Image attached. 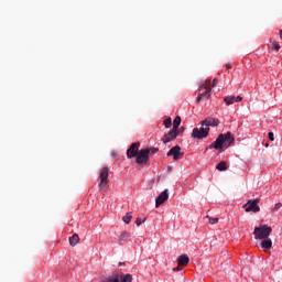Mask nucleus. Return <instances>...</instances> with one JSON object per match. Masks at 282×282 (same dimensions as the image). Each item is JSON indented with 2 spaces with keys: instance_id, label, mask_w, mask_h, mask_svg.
Segmentation results:
<instances>
[{
  "instance_id": "f257e3e1",
  "label": "nucleus",
  "mask_w": 282,
  "mask_h": 282,
  "mask_svg": "<svg viewBox=\"0 0 282 282\" xmlns=\"http://www.w3.org/2000/svg\"><path fill=\"white\" fill-rule=\"evenodd\" d=\"M234 142L235 137L232 135V133H221L217 137L216 142L209 144L208 149H216V151H221L223 149H228Z\"/></svg>"
},
{
  "instance_id": "f03ea898",
  "label": "nucleus",
  "mask_w": 282,
  "mask_h": 282,
  "mask_svg": "<svg viewBox=\"0 0 282 282\" xmlns=\"http://www.w3.org/2000/svg\"><path fill=\"white\" fill-rule=\"evenodd\" d=\"M270 235H272V227L268 225H260L259 227H254V239H268Z\"/></svg>"
},
{
  "instance_id": "7ed1b4c3",
  "label": "nucleus",
  "mask_w": 282,
  "mask_h": 282,
  "mask_svg": "<svg viewBox=\"0 0 282 282\" xmlns=\"http://www.w3.org/2000/svg\"><path fill=\"white\" fill-rule=\"evenodd\" d=\"M210 132V128L206 126H202L200 128H194L192 132V138L196 140H204V138H208V133Z\"/></svg>"
},
{
  "instance_id": "20e7f679",
  "label": "nucleus",
  "mask_w": 282,
  "mask_h": 282,
  "mask_svg": "<svg viewBox=\"0 0 282 282\" xmlns=\"http://www.w3.org/2000/svg\"><path fill=\"white\" fill-rule=\"evenodd\" d=\"M199 95L205 97L206 99L210 98V91H213V87H210V82L205 80L199 84Z\"/></svg>"
},
{
  "instance_id": "39448f33",
  "label": "nucleus",
  "mask_w": 282,
  "mask_h": 282,
  "mask_svg": "<svg viewBox=\"0 0 282 282\" xmlns=\"http://www.w3.org/2000/svg\"><path fill=\"white\" fill-rule=\"evenodd\" d=\"M107 184H109V167H102L100 170L99 175V188H106Z\"/></svg>"
},
{
  "instance_id": "423d86ee",
  "label": "nucleus",
  "mask_w": 282,
  "mask_h": 282,
  "mask_svg": "<svg viewBox=\"0 0 282 282\" xmlns=\"http://www.w3.org/2000/svg\"><path fill=\"white\" fill-rule=\"evenodd\" d=\"M242 208H245L246 213H259L261 210V207H259V198L248 200Z\"/></svg>"
},
{
  "instance_id": "0eeeda50",
  "label": "nucleus",
  "mask_w": 282,
  "mask_h": 282,
  "mask_svg": "<svg viewBox=\"0 0 282 282\" xmlns=\"http://www.w3.org/2000/svg\"><path fill=\"white\" fill-rule=\"evenodd\" d=\"M135 158L137 164H139V166H142V164H147V162H149V151L142 149L139 151Z\"/></svg>"
},
{
  "instance_id": "6e6552de",
  "label": "nucleus",
  "mask_w": 282,
  "mask_h": 282,
  "mask_svg": "<svg viewBox=\"0 0 282 282\" xmlns=\"http://www.w3.org/2000/svg\"><path fill=\"white\" fill-rule=\"evenodd\" d=\"M173 156V160H182L184 158V152H182V148L180 145H175L167 152V158Z\"/></svg>"
},
{
  "instance_id": "1a4fd4ad",
  "label": "nucleus",
  "mask_w": 282,
  "mask_h": 282,
  "mask_svg": "<svg viewBox=\"0 0 282 282\" xmlns=\"http://www.w3.org/2000/svg\"><path fill=\"white\" fill-rule=\"evenodd\" d=\"M140 153V143H132L127 150V158L131 160V158H135Z\"/></svg>"
},
{
  "instance_id": "9d476101",
  "label": "nucleus",
  "mask_w": 282,
  "mask_h": 282,
  "mask_svg": "<svg viewBox=\"0 0 282 282\" xmlns=\"http://www.w3.org/2000/svg\"><path fill=\"white\" fill-rule=\"evenodd\" d=\"M202 127H207V129H210V127H219V119L207 117L205 120L200 122Z\"/></svg>"
},
{
  "instance_id": "9b49d317",
  "label": "nucleus",
  "mask_w": 282,
  "mask_h": 282,
  "mask_svg": "<svg viewBox=\"0 0 282 282\" xmlns=\"http://www.w3.org/2000/svg\"><path fill=\"white\" fill-rule=\"evenodd\" d=\"M177 135H180V132H177V130H170L167 134H164V137L162 138V142L164 144H169V142H172V140H175V138H177Z\"/></svg>"
},
{
  "instance_id": "f8f14e48",
  "label": "nucleus",
  "mask_w": 282,
  "mask_h": 282,
  "mask_svg": "<svg viewBox=\"0 0 282 282\" xmlns=\"http://www.w3.org/2000/svg\"><path fill=\"white\" fill-rule=\"evenodd\" d=\"M169 199V189L163 191L155 199V207L160 208Z\"/></svg>"
},
{
  "instance_id": "ddd939ff",
  "label": "nucleus",
  "mask_w": 282,
  "mask_h": 282,
  "mask_svg": "<svg viewBox=\"0 0 282 282\" xmlns=\"http://www.w3.org/2000/svg\"><path fill=\"white\" fill-rule=\"evenodd\" d=\"M191 259L186 254H182L177 258L178 267L186 268L188 265Z\"/></svg>"
},
{
  "instance_id": "4468645a",
  "label": "nucleus",
  "mask_w": 282,
  "mask_h": 282,
  "mask_svg": "<svg viewBox=\"0 0 282 282\" xmlns=\"http://www.w3.org/2000/svg\"><path fill=\"white\" fill-rule=\"evenodd\" d=\"M68 241H69V246L74 248L78 245V241H80V238L78 237V234H74L72 237L68 238Z\"/></svg>"
},
{
  "instance_id": "2eb2a0df",
  "label": "nucleus",
  "mask_w": 282,
  "mask_h": 282,
  "mask_svg": "<svg viewBox=\"0 0 282 282\" xmlns=\"http://www.w3.org/2000/svg\"><path fill=\"white\" fill-rule=\"evenodd\" d=\"M261 247H262L264 250H270V248H272V239H270V238H263L262 241H261Z\"/></svg>"
},
{
  "instance_id": "dca6fc26",
  "label": "nucleus",
  "mask_w": 282,
  "mask_h": 282,
  "mask_svg": "<svg viewBox=\"0 0 282 282\" xmlns=\"http://www.w3.org/2000/svg\"><path fill=\"white\" fill-rule=\"evenodd\" d=\"M180 124H182V117L176 116L173 120V130L177 131V129H180Z\"/></svg>"
},
{
  "instance_id": "f3484780",
  "label": "nucleus",
  "mask_w": 282,
  "mask_h": 282,
  "mask_svg": "<svg viewBox=\"0 0 282 282\" xmlns=\"http://www.w3.org/2000/svg\"><path fill=\"white\" fill-rule=\"evenodd\" d=\"M216 170H217V171H228V163H226V161H220V162L216 165Z\"/></svg>"
},
{
  "instance_id": "a211bd4d",
  "label": "nucleus",
  "mask_w": 282,
  "mask_h": 282,
  "mask_svg": "<svg viewBox=\"0 0 282 282\" xmlns=\"http://www.w3.org/2000/svg\"><path fill=\"white\" fill-rule=\"evenodd\" d=\"M131 237V234L129 231H123L119 237V243H124V239H129Z\"/></svg>"
},
{
  "instance_id": "6ab92c4d",
  "label": "nucleus",
  "mask_w": 282,
  "mask_h": 282,
  "mask_svg": "<svg viewBox=\"0 0 282 282\" xmlns=\"http://www.w3.org/2000/svg\"><path fill=\"white\" fill-rule=\"evenodd\" d=\"M226 105L230 106V105H235V96H227L224 98Z\"/></svg>"
},
{
  "instance_id": "aec40b11",
  "label": "nucleus",
  "mask_w": 282,
  "mask_h": 282,
  "mask_svg": "<svg viewBox=\"0 0 282 282\" xmlns=\"http://www.w3.org/2000/svg\"><path fill=\"white\" fill-rule=\"evenodd\" d=\"M131 219H133L131 213H128L126 216L122 217V221H124V224H131Z\"/></svg>"
},
{
  "instance_id": "412c9836",
  "label": "nucleus",
  "mask_w": 282,
  "mask_h": 282,
  "mask_svg": "<svg viewBox=\"0 0 282 282\" xmlns=\"http://www.w3.org/2000/svg\"><path fill=\"white\" fill-rule=\"evenodd\" d=\"M163 124L165 129H171V127H173V121L171 120V118H167L163 121Z\"/></svg>"
},
{
  "instance_id": "4be33fe9",
  "label": "nucleus",
  "mask_w": 282,
  "mask_h": 282,
  "mask_svg": "<svg viewBox=\"0 0 282 282\" xmlns=\"http://www.w3.org/2000/svg\"><path fill=\"white\" fill-rule=\"evenodd\" d=\"M143 151H148V156L153 155V153H158L160 149L158 148H150V149H143Z\"/></svg>"
},
{
  "instance_id": "5701e85b",
  "label": "nucleus",
  "mask_w": 282,
  "mask_h": 282,
  "mask_svg": "<svg viewBox=\"0 0 282 282\" xmlns=\"http://www.w3.org/2000/svg\"><path fill=\"white\" fill-rule=\"evenodd\" d=\"M271 50H274L275 52H279L281 50V44L279 42H274L271 44Z\"/></svg>"
},
{
  "instance_id": "b1692460",
  "label": "nucleus",
  "mask_w": 282,
  "mask_h": 282,
  "mask_svg": "<svg viewBox=\"0 0 282 282\" xmlns=\"http://www.w3.org/2000/svg\"><path fill=\"white\" fill-rule=\"evenodd\" d=\"M207 219L212 225L219 224V218L207 216Z\"/></svg>"
},
{
  "instance_id": "393cba45",
  "label": "nucleus",
  "mask_w": 282,
  "mask_h": 282,
  "mask_svg": "<svg viewBox=\"0 0 282 282\" xmlns=\"http://www.w3.org/2000/svg\"><path fill=\"white\" fill-rule=\"evenodd\" d=\"M282 207L281 203H276L275 206L271 209V213H276Z\"/></svg>"
},
{
  "instance_id": "a878e982",
  "label": "nucleus",
  "mask_w": 282,
  "mask_h": 282,
  "mask_svg": "<svg viewBox=\"0 0 282 282\" xmlns=\"http://www.w3.org/2000/svg\"><path fill=\"white\" fill-rule=\"evenodd\" d=\"M144 221H147V218H137L135 224L137 226H140L141 224H144Z\"/></svg>"
},
{
  "instance_id": "bb28decb",
  "label": "nucleus",
  "mask_w": 282,
  "mask_h": 282,
  "mask_svg": "<svg viewBox=\"0 0 282 282\" xmlns=\"http://www.w3.org/2000/svg\"><path fill=\"white\" fill-rule=\"evenodd\" d=\"M241 100H243V97L241 96L235 97V102H241Z\"/></svg>"
},
{
  "instance_id": "cd10ccee",
  "label": "nucleus",
  "mask_w": 282,
  "mask_h": 282,
  "mask_svg": "<svg viewBox=\"0 0 282 282\" xmlns=\"http://www.w3.org/2000/svg\"><path fill=\"white\" fill-rule=\"evenodd\" d=\"M269 140H271V142H274V133L273 132H269Z\"/></svg>"
},
{
  "instance_id": "c85d7f7f",
  "label": "nucleus",
  "mask_w": 282,
  "mask_h": 282,
  "mask_svg": "<svg viewBox=\"0 0 282 282\" xmlns=\"http://www.w3.org/2000/svg\"><path fill=\"white\" fill-rule=\"evenodd\" d=\"M203 98H205V97H204L203 95L198 94L197 99H196L197 102H202V99H203Z\"/></svg>"
},
{
  "instance_id": "c756f323",
  "label": "nucleus",
  "mask_w": 282,
  "mask_h": 282,
  "mask_svg": "<svg viewBox=\"0 0 282 282\" xmlns=\"http://www.w3.org/2000/svg\"><path fill=\"white\" fill-rule=\"evenodd\" d=\"M177 133H184V127L177 128Z\"/></svg>"
},
{
  "instance_id": "7c9ffc66",
  "label": "nucleus",
  "mask_w": 282,
  "mask_h": 282,
  "mask_svg": "<svg viewBox=\"0 0 282 282\" xmlns=\"http://www.w3.org/2000/svg\"><path fill=\"white\" fill-rule=\"evenodd\" d=\"M217 83H219V79L214 78V80H213V86H212V87H215V85H217Z\"/></svg>"
},
{
  "instance_id": "2f4dec72",
  "label": "nucleus",
  "mask_w": 282,
  "mask_h": 282,
  "mask_svg": "<svg viewBox=\"0 0 282 282\" xmlns=\"http://www.w3.org/2000/svg\"><path fill=\"white\" fill-rule=\"evenodd\" d=\"M226 68H227V69H232V65L226 64Z\"/></svg>"
},
{
  "instance_id": "473e14b6",
  "label": "nucleus",
  "mask_w": 282,
  "mask_h": 282,
  "mask_svg": "<svg viewBox=\"0 0 282 282\" xmlns=\"http://www.w3.org/2000/svg\"><path fill=\"white\" fill-rule=\"evenodd\" d=\"M118 265H124V262H119Z\"/></svg>"
},
{
  "instance_id": "72a5a7b5",
  "label": "nucleus",
  "mask_w": 282,
  "mask_h": 282,
  "mask_svg": "<svg viewBox=\"0 0 282 282\" xmlns=\"http://www.w3.org/2000/svg\"><path fill=\"white\" fill-rule=\"evenodd\" d=\"M180 268H181V267L178 265L177 268H174V270H180Z\"/></svg>"
}]
</instances>
